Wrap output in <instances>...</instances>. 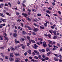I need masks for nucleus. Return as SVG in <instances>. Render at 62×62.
Here are the masks:
<instances>
[{"instance_id": "obj_1", "label": "nucleus", "mask_w": 62, "mask_h": 62, "mask_svg": "<svg viewBox=\"0 0 62 62\" xmlns=\"http://www.w3.org/2000/svg\"><path fill=\"white\" fill-rule=\"evenodd\" d=\"M22 14L23 15H24L25 18H26V19H28V17H27V16H28V15H27V14H25L23 13H22Z\"/></svg>"}, {"instance_id": "obj_2", "label": "nucleus", "mask_w": 62, "mask_h": 62, "mask_svg": "<svg viewBox=\"0 0 62 62\" xmlns=\"http://www.w3.org/2000/svg\"><path fill=\"white\" fill-rule=\"evenodd\" d=\"M48 41H49V44H50L53 45V44H55V43H56L55 42H53L51 41L50 40H48Z\"/></svg>"}, {"instance_id": "obj_3", "label": "nucleus", "mask_w": 62, "mask_h": 62, "mask_svg": "<svg viewBox=\"0 0 62 62\" xmlns=\"http://www.w3.org/2000/svg\"><path fill=\"white\" fill-rule=\"evenodd\" d=\"M36 43L37 44H38V45H40V44L39 43H40V44H42V43H43V42H42L41 41H39V42H36Z\"/></svg>"}, {"instance_id": "obj_4", "label": "nucleus", "mask_w": 62, "mask_h": 62, "mask_svg": "<svg viewBox=\"0 0 62 62\" xmlns=\"http://www.w3.org/2000/svg\"><path fill=\"white\" fill-rule=\"evenodd\" d=\"M39 30V29L37 28H34V29H33V31L35 32H36L37 31H38V30Z\"/></svg>"}, {"instance_id": "obj_5", "label": "nucleus", "mask_w": 62, "mask_h": 62, "mask_svg": "<svg viewBox=\"0 0 62 62\" xmlns=\"http://www.w3.org/2000/svg\"><path fill=\"white\" fill-rule=\"evenodd\" d=\"M43 46L44 47H46L47 46V44L45 42H44Z\"/></svg>"}, {"instance_id": "obj_6", "label": "nucleus", "mask_w": 62, "mask_h": 62, "mask_svg": "<svg viewBox=\"0 0 62 62\" xmlns=\"http://www.w3.org/2000/svg\"><path fill=\"white\" fill-rule=\"evenodd\" d=\"M46 52H49V51H50V48L49 47H48L46 49Z\"/></svg>"}, {"instance_id": "obj_7", "label": "nucleus", "mask_w": 62, "mask_h": 62, "mask_svg": "<svg viewBox=\"0 0 62 62\" xmlns=\"http://www.w3.org/2000/svg\"><path fill=\"white\" fill-rule=\"evenodd\" d=\"M53 33L55 35H56V33H57L58 31H53Z\"/></svg>"}, {"instance_id": "obj_8", "label": "nucleus", "mask_w": 62, "mask_h": 62, "mask_svg": "<svg viewBox=\"0 0 62 62\" xmlns=\"http://www.w3.org/2000/svg\"><path fill=\"white\" fill-rule=\"evenodd\" d=\"M15 43L17 44V43H19V41H17V40L15 39Z\"/></svg>"}, {"instance_id": "obj_9", "label": "nucleus", "mask_w": 62, "mask_h": 62, "mask_svg": "<svg viewBox=\"0 0 62 62\" xmlns=\"http://www.w3.org/2000/svg\"><path fill=\"white\" fill-rule=\"evenodd\" d=\"M52 53L51 52H48L47 54V55L48 56H50V54H51Z\"/></svg>"}, {"instance_id": "obj_10", "label": "nucleus", "mask_w": 62, "mask_h": 62, "mask_svg": "<svg viewBox=\"0 0 62 62\" xmlns=\"http://www.w3.org/2000/svg\"><path fill=\"white\" fill-rule=\"evenodd\" d=\"M22 33L23 35H25L26 34V32L25 31L23 30L22 31Z\"/></svg>"}, {"instance_id": "obj_11", "label": "nucleus", "mask_w": 62, "mask_h": 62, "mask_svg": "<svg viewBox=\"0 0 62 62\" xmlns=\"http://www.w3.org/2000/svg\"><path fill=\"white\" fill-rule=\"evenodd\" d=\"M54 60H55V61H57L58 60V59L57 58L55 57H54Z\"/></svg>"}, {"instance_id": "obj_12", "label": "nucleus", "mask_w": 62, "mask_h": 62, "mask_svg": "<svg viewBox=\"0 0 62 62\" xmlns=\"http://www.w3.org/2000/svg\"><path fill=\"white\" fill-rule=\"evenodd\" d=\"M38 39L39 40L42 41H43V39H42L41 38H38Z\"/></svg>"}, {"instance_id": "obj_13", "label": "nucleus", "mask_w": 62, "mask_h": 62, "mask_svg": "<svg viewBox=\"0 0 62 62\" xmlns=\"http://www.w3.org/2000/svg\"><path fill=\"white\" fill-rule=\"evenodd\" d=\"M31 42H34V41L32 40H30L29 41V44H31Z\"/></svg>"}, {"instance_id": "obj_14", "label": "nucleus", "mask_w": 62, "mask_h": 62, "mask_svg": "<svg viewBox=\"0 0 62 62\" xmlns=\"http://www.w3.org/2000/svg\"><path fill=\"white\" fill-rule=\"evenodd\" d=\"M15 55L16 56H20V55H19V54L17 53H16L15 54Z\"/></svg>"}, {"instance_id": "obj_15", "label": "nucleus", "mask_w": 62, "mask_h": 62, "mask_svg": "<svg viewBox=\"0 0 62 62\" xmlns=\"http://www.w3.org/2000/svg\"><path fill=\"white\" fill-rule=\"evenodd\" d=\"M28 52L29 54H31V51L30 49H29L28 50Z\"/></svg>"}, {"instance_id": "obj_16", "label": "nucleus", "mask_w": 62, "mask_h": 62, "mask_svg": "<svg viewBox=\"0 0 62 62\" xmlns=\"http://www.w3.org/2000/svg\"><path fill=\"white\" fill-rule=\"evenodd\" d=\"M20 58L18 59H16V62H19V60L20 59Z\"/></svg>"}, {"instance_id": "obj_17", "label": "nucleus", "mask_w": 62, "mask_h": 62, "mask_svg": "<svg viewBox=\"0 0 62 62\" xmlns=\"http://www.w3.org/2000/svg\"><path fill=\"white\" fill-rule=\"evenodd\" d=\"M34 46L35 49H37V48L38 47V46H37V45L36 44H34Z\"/></svg>"}, {"instance_id": "obj_18", "label": "nucleus", "mask_w": 62, "mask_h": 62, "mask_svg": "<svg viewBox=\"0 0 62 62\" xmlns=\"http://www.w3.org/2000/svg\"><path fill=\"white\" fill-rule=\"evenodd\" d=\"M6 14H7V15H9V16H11L10 14L8 13H6Z\"/></svg>"}, {"instance_id": "obj_19", "label": "nucleus", "mask_w": 62, "mask_h": 62, "mask_svg": "<svg viewBox=\"0 0 62 62\" xmlns=\"http://www.w3.org/2000/svg\"><path fill=\"white\" fill-rule=\"evenodd\" d=\"M10 56L11 57H12L13 56V53H11L10 54Z\"/></svg>"}, {"instance_id": "obj_20", "label": "nucleus", "mask_w": 62, "mask_h": 62, "mask_svg": "<svg viewBox=\"0 0 62 62\" xmlns=\"http://www.w3.org/2000/svg\"><path fill=\"white\" fill-rule=\"evenodd\" d=\"M9 59L10 61H13L14 60V59L13 58H12L11 57L9 58Z\"/></svg>"}, {"instance_id": "obj_21", "label": "nucleus", "mask_w": 62, "mask_h": 62, "mask_svg": "<svg viewBox=\"0 0 62 62\" xmlns=\"http://www.w3.org/2000/svg\"><path fill=\"white\" fill-rule=\"evenodd\" d=\"M46 12L48 13H51V11H50L49 10H46Z\"/></svg>"}, {"instance_id": "obj_22", "label": "nucleus", "mask_w": 62, "mask_h": 62, "mask_svg": "<svg viewBox=\"0 0 62 62\" xmlns=\"http://www.w3.org/2000/svg\"><path fill=\"white\" fill-rule=\"evenodd\" d=\"M49 32H50V33L52 34L53 32V31L51 30H50L49 31Z\"/></svg>"}, {"instance_id": "obj_23", "label": "nucleus", "mask_w": 62, "mask_h": 62, "mask_svg": "<svg viewBox=\"0 0 62 62\" xmlns=\"http://www.w3.org/2000/svg\"><path fill=\"white\" fill-rule=\"evenodd\" d=\"M47 36L49 38H51V34H49Z\"/></svg>"}, {"instance_id": "obj_24", "label": "nucleus", "mask_w": 62, "mask_h": 62, "mask_svg": "<svg viewBox=\"0 0 62 62\" xmlns=\"http://www.w3.org/2000/svg\"><path fill=\"white\" fill-rule=\"evenodd\" d=\"M47 8L48 9H49V10H52V8L50 7H48Z\"/></svg>"}, {"instance_id": "obj_25", "label": "nucleus", "mask_w": 62, "mask_h": 62, "mask_svg": "<svg viewBox=\"0 0 62 62\" xmlns=\"http://www.w3.org/2000/svg\"><path fill=\"white\" fill-rule=\"evenodd\" d=\"M44 25L46 27H47V26L48 25V24L47 23H45L44 24Z\"/></svg>"}, {"instance_id": "obj_26", "label": "nucleus", "mask_w": 62, "mask_h": 62, "mask_svg": "<svg viewBox=\"0 0 62 62\" xmlns=\"http://www.w3.org/2000/svg\"><path fill=\"white\" fill-rule=\"evenodd\" d=\"M38 58L39 59H40L41 58V55H39Z\"/></svg>"}, {"instance_id": "obj_27", "label": "nucleus", "mask_w": 62, "mask_h": 62, "mask_svg": "<svg viewBox=\"0 0 62 62\" xmlns=\"http://www.w3.org/2000/svg\"><path fill=\"white\" fill-rule=\"evenodd\" d=\"M37 15L38 16H41V14H39L38 13L37 14Z\"/></svg>"}, {"instance_id": "obj_28", "label": "nucleus", "mask_w": 62, "mask_h": 62, "mask_svg": "<svg viewBox=\"0 0 62 62\" xmlns=\"http://www.w3.org/2000/svg\"><path fill=\"white\" fill-rule=\"evenodd\" d=\"M52 6H55V3L54 2H53L52 3Z\"/></svg>"}, {"instance_id": "obj_29", "label": "nucleus", "mask_w": 62, "mask_h": 62, "mask_svg": "<svg viewBox=\"0 0 62 62\" xmlns=\"http://www.w3.org/2000/svg\"><path fill=\"white\" fill-rule=\"evenodd\" d=\"M11 50L12 51H15V49L13 47L11 48Z\"/></svg>"}, {"instance_id": "obj_30", "label": "nucleus", "mask_w": 62, "mask_h": 62, "mask_svg": "<svg viewBox=\"0 0 62 62\" xmlns=\"http://www.w3.org/2000/svg\"><path fill=\"white\" fill-rule=\"evenodd\" d=\"M17 36V34L16 33H15L13 35V36L14 37H16Z\"/></svg>"}, {"instance_id": "obj_31", "label": "nucleus", "mask_w": 62, "mask_h": 62, "mask_svg": "<svg viewBox=\"0 0 62 62\" xmlns=\"http://www.w3.org/2000/svg\"><path fill=\"white\" fill-rule=\"evenodd\" d=\"M41 60L43 61H45L46 60V59H45L42 58Z\"/></svg>"}, {"instance_id": "obj_32", "label": "nucleus", "mask_w": 62, "mask_h": 62, "mask_svg": "<svg viewBox=\"0 0 62 62\" xmlns=\"http://www.w3.org/2000/svg\"><path fill=\"white\" fill-rule=\"evenodd\" d=\"M56 38H57V37H56V36H54V37H53V39H56Z\"/></svg>"}, {"instance_id": "obj_33", "label": "nucleus", "mask_w": 62, "mask_h": 62, "mask_svg": "<svg viewBox=\"0 0 62 62\" xmlns=\"http://www.w3.org/2000/svg\"><path fill=\"white\" fill-rule=\"evenodd\" d=\"M29 32H30V33H28V34L29 35H31V33H32V32H31L30 31H29Z\"/></svg>"}, {"instance_id": "obj_34", "label": "nucleus", "mask_w": 62, "mask_h": 62, "mask_svg": "<svg viewBox=\"0 0 62 62\" xmlns=\"http://www.w3.org/2000/svg\"><path fill=\"white\" fill-rule=\"evenodd\" d=\"M27 28L28 29H29V30H31V28L29 26H28V27Z\"/></svg>"}, {"instance_id": "obj_35", "label": "nucleus", "mask_w": 62, "mask_h": 62, "mask_svg": "<svg viewBox=\"0 0 62 62\" xmlns=\"http://www.w3.org/2000/svg\"><path fill=\"white\" fill-rule=\"evenodd\" d=\"M4 37L6 40H8V37H7L6 36H4Z\"/></svg>"}, {"instance_id": "obj_36", "label": "nucleus", "mask_w": 62, "mask_h": 62, "mask_svg": "<svg viewBox=\"0 0 62 62\" xmlns=\"http://www.w3.org/2000/svg\"><path fill=\"white\" fill-rule=\"evenodd\" d=\"M21 40H22V41H24V40H25V39H24L23 38H21Z\"/></svg>"}, {"instance_id": "obj_37", "label": "nucleus", "mask_w": 62, "mask_h": 62, "mask_svg": "<svg viewBox=\"0 0 62 62\" xmlns=\"http://www.w3.org/2000/svg\"><path fill=\"white\" fill-rule=\"evenodd\" d=\"M45 22L46 23H47L48 24H49V21H45Z\"/></svg>"}, {"instance_id": "obj_38", "label": "nucleus", "mask_w": 62, "mask_h": 62, "mask_svg": "<svg viewBox=\"0 0 62 62\" xmlns=\"http://www.w3.org/2000/svg\"><path fill=\"white\" fill-rule=\"evenodd\" d=\"M54 47L55 49H57V48H58V47L55 46H54Z\"/></svg>"}, {"instance_id": "obj_39", "label": "nucleus", "mask_w": 62, "mask_h": 62, "mask_svg": "<svg viewBox=\"0 0 62 62\" xmlns=\"http://www.w3.org/2000/svg\"><path fill=\"white\" fill-rule=\"evenodd\" d=\"M4 39L2 37H0V40H2L3 39Z\"/></svg>"}, {"instance_id": "obj_40", "label": "nucleus", "mask_w": 62, "mask_h": 62, "mask_svg": "<svg viewBox=\"0 0 62 62\" xmlns=\"http://www.w3.org/2000/svg\"><path fill=\"white\" fill-rule=\"evenodd\" d=\"M20 24L23 27V24L22 23H21Z\"/></svg>"}, {"instance_id": "obj_41", "label": "nucleus", "mask_w": 62, "mask_h": 62, "mask_svg": "<svg viewBox=\"0 0 62 62\" xmlns=\"http://www.w3.org/2000/svg\"><path fill=\"white\" fill-rule=\"evenodd\" d=\"M58 57L60 59H61V58L62 57V56L61 55H59L58 56Z\"/></svg>"}, {"instance_id": "obj_42", "label": "nucleus", "mask_w": 62, "mask_h": 62, "mask_svg": "<svg viewBox=\"0 0 62 62\" xmlns=\"http://www.w3.org/2000/svg\"><path fill=\"white\" fill-rule=\"evenodd\" d=\"M40 29H44V28L42 26H40Z\"/></svg>"}, {"instance_id": "obj_43", "label": "nucleus", "mask_w": 62, "mask_h": 62, "mask_svg": "<svg viewBox=\"0 0 62 62\" xmlns=\"http://www.w3.org/2000/svg\"><path fill=\"white\" fill-rule=\"evenodd\" d=\"M45 59L46 60H49V58H48V57H46L45 58Z\"/></svg>"}, {"instance_id": "obj_44", "label": "nucleus", "mask_w": 62, "mask_h": 62, "mask_svg": "<svg viewBox=\"0 0 62 62\" xmlns=\"http://www.w3.org/2000/svg\"><path fill=\"white\" fill-rule=\"evenodd\" d=\"M27 52H25L24 54V55L26 56L27 55Z\"/></svg>"}, {"instance_id": "obj_45", "label": "nucleus", "mask_w": 62, "mask_h": 62, "mask_svg": "<svg viewBox=\"0 0 62 62\" xmlns=\"http://www.w3.org/2000/svg\"><path fill=\"white\" fill-rule=\"evenodd\" d=\"M15 33L17 34V31L15 30L14 31Z\"/></svg>"}, {"instance_id": "obj_46", "label": "nucleus", "mask_w": 62, "mask_h": 62, "mask_svg": "<svg viewBox=\"0 0 62 62\" xmlns=\"http://www.w3.org/2000/svg\"><path fill=\"white\" fill-rule=\"evenodd\" d=\"M8 56H6L5 57V59H8Z\"/></svg>"}, {"instance_id": "obj_47", "label": "nucleus", "mask_w": 62, "mask_h": 62, "mask_svg": "<svg viewBox=\"0 0 62 62\" xmlns=\"http://www.w3.org/2000/svg\"><path fill=\"white\" fill-rule=\"evenodd\" d=\"M34 58H36V59H38L39 58L38 57L36 56L34 57Z\"/></svg>"}, {"instance_id": "obj_48", "label": "nucleus", "mask_w": 62, "mask_h": 62, "mask_svg": "<svg viewBox=\"0 0 62 62\" xmlns=\"http://www.w3.org/2000/svg\"><path fill=\"white\" fill-rule=\"evenodd\" d=\"M35 54V53L34 52L32 53V55H33V56H34Z\"/></svg>"}, {"instance_id": "obj_49", "label": "nucleus", "mask_w": 62, "mask_h": 62, "mask_svg": "<svg viewBox=\"0 0 62 62\" xmlns=\"http://www.w3.org/2000/svg\"><path fill=\"white\" fill-rule=\"evenodd\" d=\"M46 15L47 16V17H48L49 18H50V16H49V15L48 14H46Z\"/></svg>"}, {"instance_id": "obj_50", "label": "nucleus", "mask_w": 62, "mask_h": 62, "mask_svg": "<svg viewBox=\"0 0 62 62\" xmlns=\"http://www.w3.org/2000/svg\"><path fill=\"white\" fill-rule=\"evenodd\" d=\"M27 10L28 11H29V12H31V10L30 9H27Z\"/></svg>"}, {"instance_id": "obj_51", "label": "nucleus", "mask_w": 62, "mask_h": 62, "mask_svg": "<svg viewBox=\"0 0 62 62\" xmlns=\"http://www.w3.org/2000/svg\"><path fill=\"white\" fill-rule=\"evenodd\" d=\"M6 20L5 19H3L2 21L3 22H6Z\"/></svg>"}, {"instance_id": "obj_52", "label": "nucleus", "mask_w": 62, "mask_h": 62, "mask_svg": "<svg viewBox=\"0 0 62 62\" xmlns=\"http://www.w3.org/2000/svg\"><path fill=\"white\" fill-rule=\"evenodd\" d=\"M22 48L23 49H24V48H25V47L24 46V45H23L22 46Z\"/></svg>"}, {"instance_id": "obj_53", "label": "nucleus", "mask_w": 62, "mask_h": 62, "mask_svg": "<svg viewBox=\"0 0 62 62\" xmlns=\"http://www.w3.org/2000/svg\"><path fill=\"white\" fill-rule=\"evenodd\" d=\"M42 57L43 58H45V55H43L42 56Z\"/></svg>"}, {"instance_id": "obj_54", "label": "nucleus", "mask_w": 62, "mask_h": 62, "mask_svg": "<svg viewBox=\"0 0 62 62\" xmlns=\"http://www.w3.org/2000/svg\"><path fill=\"white\" fill-rule=\"evenodd\" d=\"M48 46H49V47H53V46L51 45L48 44Z\"/></svg>"}, {"instance_id": "obj_55", "label": "nucleus", "mask_w": 62, "mask_h": 62, "mask_svg": "<svg viewBox=\"0 0 62 62\" xmlns=\"http://www.w3.org/2000/svg\"><path fill=\"white\" fill-rule=\"evenodd\" d=\"M27 20L29 21L30 22V21H31V19H30V18H28Z\"/></svg>"}, {"instance_id": "obj_56", "label": "nucleus", "mask_w": 62, "mask_h": 62, "mask_svg": "<svg viewBox=\"0 0 62 62\" xmlns=\"http://www.w3.org/2000/svg\"><path fill=\"white\" fill-rule=\"evenodd\" d=\"M41 51L42 52H45V50L43 49L41 50Z\"/></svg>"}, {"instance_id": "obj_57", "label": "nucleus", "mask_w": 62, "mask_h": 62, "mask_svg": "<svg viewBox=\"0 0 62 62\" xmlns=\"http://www.w3.org/2000/svg\"><path fill=\"white\" fill-rule=\"evenodd\" d=\"M32 34H33V35H36V33H35L34 32H32Z\"/></svg>"}, {"instance_id": "obj_58", "label": "nucleus", "mask_w": 62, "mask_h": 62, "mask_svg": "<svg viewBox=\"0 0 62 62\" xmlns=\"http://www.w3.org/2000/svg\"><path fill=\"white\" fill-rule=\"evenodd\" d=\"M27 38L28 39H30V37L29 36H27Z\"/></svg>"}, {"instance_id": "obj_59", "label": "nucleus", "mask_w": 62, "mask_h": 62, "mask_svg": "<svg viewBox=\"0 0 62 62\" xmlns=\"http://www.w3.org/2000/svg\"><path fill=\"white\" fill-rule=\"evenodd\" d=\"M52 50H53L54 51L55 50V48H52Z\"/></svg>"}, {"instance_id": "obj_60", "label": "nucleus", "mask_w": 62, "mask_h": 62, "mask_svg": "<svg viewBox=\"0 0 62 62\" xmlns=\"http://www.w3.org/2000/svg\"><path fill=\"white\" fill-rule=\"evenodd\" d=\"M54 55H55V56H56V57H58V55H57V54H54Z\"/></svg>"}, {"instance_id": "obj_61", "label": "nucleus", "mask_w": 62, "mask_h": 62, "mask_svg": "<svg viewBox=\"0 0 62 62\" xmlns=\"http://www.w3.org/2000/svg\"><path fill=\"white\" fill-rule=\"evenodd\" d=\"M58 13H59L60 14H61V13L60 11H58Z\"/></svg>"}, {"instance_id": "obj_62", "label": "nucleus", "mask_w": 62, "mask_h": 62, "mask_svg": "<svg viewBox=\"0 0 62 62\" xmlns=\"http://www.w3.org/2000/svg\"><path fill=\"white\" fill-rule=\"evenodd\" d=\"M51 27L52 28H54V27L53 26H51Z\"/></svg>"}, {"instance_id": "obj_63", "label": "nucleus", "mask_w": 62, "mask_h": 62, "mask_svg": "<svg viewBox=\"0 0 62 62\" xmlns=\"http://www.w3.org/2000/svg\"><path fill=\"white\" fill-rule=\"evenodd\" d=\"M60 52H62V47L60 48Z\"/></svg>"}, {"instance_id": "obj_64", "label": "nucleus", "mask_w": 62, "mask_h": 62, "mask_svg": "<svg viewBox=\"0 0 62 62\" xmlns=\"http://www.w3.org/2000/svg\"><path fill=\"white\" fill-rule=\"evenodd\" d=\"M16 15H19V12H17L16 13Z\"/></svg>"}]
</instances>
